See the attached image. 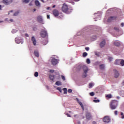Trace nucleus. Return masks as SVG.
Segmentation results:
<instances>
[{
    "mask_svg": "<svg viewBox=\"0 0 124 124\" xmlns=\"http://www.w3.org/2000/svg\"><path fill=\"white\" fill-rule=\"evenodd\" d=\"M52 14L55 17H58L59 15V11L57 9H54L52 11Z\"/></svg>",
    "mask_w": 124,
    "mask_h": 124,
    "instance_id": "5",
    "label": "nucleus"
},
{
    "mask_svg": "<svg viewBox=\"0 0 124 124\" xmlns=\"http://www.w3.org/2000/svg\"><path fill=\"white\" fill-rule=\"evenodd\" d=\"M66 116H67V117H69L70 118L71 117V116L70 115V114H68V113H66Z\"/></svg>",
    "mask_w": 124,
    "mask_h": 124,
    "instance_id": "44",
    "label": "nucleus"
},
{
    "mask_svg": "<svg viewBox=\"0 0 124 124\" xmlns=\"http://www.w3.org/2000/svg\"><path fill=\"white\" fill-rule=\"evenodd\" d=\"M114 114L116 116H117V115H118V111L117 110L114 111Z\"/></svg>",
    "mask_w": 124,
    "mask_h": 124,
    "instance_id": "42",
    "label": "nucleus"
},
{
    "mask_svg": "<svg viewBox=\"0 0 124 124\" xmlns=\"http://www.w3.org/2000/svg\"><path fill=\"white\" fill-rule=\"evenodd\" d=\"M10 22H13V20L12 19H10Z\"/></svg>",
    "mask_w": 124,
    "mask_h": 124,
    "instance_id": "52",
    "label": "nucleus"
},
{
    "mask_svg": "<svg viewBox=\"0 0 124 124\" xmlns=\"http://www.w3.org/2000/svg\"><path fill=\"white\" fill-rule=\"evenodd\" d=\"M121 27H124V23H122L121 24Z\"/></svg>",
    "mask_w": 124,
    "mask_h": 124,
    "instance_id": "47",
    "label": "nucleus"
},
{
    "mask_svg": "<svg viewBox=\"0 0 124 124\" xmlns=\"http://www.w3.org/2000/svg\"><path fill=\"white\" fill-rule=\"evenodd\" d=\"M19 13V11H17L16 12L14 13V16H17V15H18Z\"/></svg>",
    "mask_w": 124,
    "mask_h": 124,
    "instance_id": "32",
    "label": "nucleus"
},
{
    "mask_svg": "<svg viewBox=\"0 0 124 124\" xmlns=\"http://www.w3.org/2000/svg\"><path fill=\"white\" fill-rule=\"evenodd\" d=\"M105 44H106V42L105 41H103L102 42L100 43V46L101 48H102L105 46Z\"/></svg>",
    "mask_w": 124,
    "mask_h": 124,
    "instance_id": "15",
    "label": "nucleus"
},
{
    "mask_svg": "<svg viewBox=\"0 0 124 124\" xmlns=\"http://www.w3.org/2000/svg\"><path fill=\"white\" fill-rule=\"evenodd\" d=\"M23 2H25V3H29V2H30V0H23Z\"/></svg>",
    "mask_w": 124,
    "mask_h": 124,
    "instance_id": "30",
    "label": "nucleus"
},
{
    "mask_svg": "<svg viewBox=\"0 0 124 124\" xmlns=\"http://www.w3.org/2000/svg\"><path fill=\"white\" fill-rule=\"evenodd\" d=\"M2 22H3V21H0V23H2Z\"/></svg>",
    "mask_w": 124,
    "mask_h": 124,
    "instance_id": "58",
    "label": "nucleus"
},
{
    "mask_svg": "<svg viewBox=\"0 0 124 124\" xmlns=\"http://www.w3.org/2000/svg\"><path fill=\"white\" fill-rule=\"evenodd\" d=\"M93 87V83H89V89H92Z\"/></svg>",
    "mask_w": 124,
    "mask_h": 124,
    "instance_id": "28",
    "label": "nucleus"
},
{
    "mask_svg": "<svg viewBox=\"0 0 124 124\" xmlns=\"http://www.w3.org/2000/svg\"><path fill=\"white\" fill-rule=\"evenodd\" d=\"M61 77L63 81H65V78L64 77V76H62Z\"/></svg>",
    "mask_w": 124,
    "mask_h": 124,
    "instance_id": "38",
    "label": "nucleus"
},
{
    "mask_svg": "<svg viewBox=\"0 0 124 124\" xmlns=\"http://www.w3.org/2000/svg\"><path fill=\"white\" fill-rule=\"evenodd\" d=\"M76 116H77V115H75L74 117H76Z\"/></svg>",
    "mask_w": 124,
    "mask_h": 124,
    "instance_id": "60",
    "label": "nucleus"
},
{
    "mask_svg": "<svg viewBox=\"0 0 124 124\" xmlns=\"http://www.w3.org/2000/svg\"><path fill=\"white\" fill-rule=\"evenodd\" d=\"M35 11H36V9H34L33 10V12H35Z\"/></svg>",
    "mask_w": 124,
    "mask_h": 124,
    "instance_id": "49",
    "label": "nucleus"
},
{
    "mask_svg": "<svg viewBox=\"0 0 124 124\" xmlns=\"http://www.w3.org/2000/svg\"><path fill=\"white\" fill-rule=\"evenodd\" d=\"M62 12L66 13V14H70L73 11V9L71 7H68V5L64 3L62 5Z\"/></svg>",
    "mask_w": 124,
    "mask_h": 124,
    "instance_id": "1",
    "label": "nucleus"
},
{
    "mask_svg": "<svg viewBox=\"0 0 124 124\" xmlns=\"http://www.w3.org/2000/svg\"><path fill=\"white\" fill-rule=\"evenodd\" d=\"M112 60H113V58L109 57L108 58V61H109V62H111L112 61Z\"/></svg>",
    "mask_w": 124,
    "mask_h": 124,
    "instance_id": "43",
    "label": "nucleus"
},
{
    "mask_svg": "<svg viewBox=\"0 0 124 124\" xmlns=\"http://www.w3.org/2000/svg\"><path fill=\"white\" fill-rule=\"evenodd\" d=\"M34 54L35 57H39V53H38V51H34Z\"/></svg>",
    "mask_w": 124,
    "mask_h": 124,
    "instance_id": "20",
    "label": "nucleus"
},
{
    "mask_svg": "<svg viewBox=\"0 0 124 124\" xmlns=\"http://www.w3.org/2000/svg\"><path fill=\"white\" fill-rule=\"evenodd\" d=\"M49 9H50V7H47V8H46V9H47V10H49Z\"/></svg>",
    "mask_w": 124,
    "mask_h": 124,
    "instance_id": "56",
    "label": "nucleus"
},
{
    "mask_svg": "<svg viewBox=\"0 0 124 124\" xmlns=\"http://www.w3.org/2000/svg\"><path fill=\"white\" fill-rule=\"evenodd\" d=\"M121 62V60H116L115 62V64L119 65Z\"/></svg>",
    "mask_w": 124,
    "mask_h": 124,
    "instance_id": "18",
    "label": "nucleus"
},
{
    "mask_svg": "<svg viewBox=\"0 0 124 124\" xmlns=\"http://www.w3.org/2000/svg\"><path fill=\"white\" fill-rule=\"evenodd\" d=\"M62 90L64 91V94L67 93V89L66 88H63Z\"/></svg>",
    "mask_w": 124,
    "mask_h": 124,
    "instance_id": "26",
    "label": "nucleus"
},
{
    "mask_svg": "<svg viewBox=\"0 0 124 124\" xmlns=\"http://www.w3.org/2000/svg\"><path fill=\"white\" fill-rule=\"evenodd\" d=\"M106 97H108V98H112V95L111 94H108L106 95Z\"/></svg>",
    "mask_w": 124,
    "mask_h": 124,
    "instance_id": "29",
    "label": "nucleus"
},
{
    "mask_svg": "<svg viewBox=\"0 0 124 124\" xmlns=\"http://www.w3.org/2000/svg\"><path fill=\"white\" fill-rule=\"evenodd\" d=\"M35 4L36 6H40V2L37 0H35Z\"/></svg>",
    "mask_w": 124,
    "mask_h": 124,
    "instance_id": "17",
    "label": "nucleus"
},
{
    "mask_svg": "<svg viewBox=\"0 0 124 124\" xmlns=\"http://www.w3.org/2000/svg\"><path fill=\"white\" fill-rule=\"evenodd\" d=\"M55 85H56V86H62V82L61 81H57L55 83Z\"/></svg>",
    "mask_w": 124,
    "mask_h": 124,
    "instance_id": "22",
    "label": "nucleus"
},
{
    "mask_svg": "<svg viewBox=\"0 0 124 124\" xmlns=\"http://www.w3.org/2000/svg\"><path fill=\"white\" fill-rule=\"evenodd\" d=\"M123 84H124V80L123 82Z\"/></svg>",
    "mask_w": 124,
    "mask_h": 124,
    "instance_id": "62",
    "label": "nucleus"
},
{
    "mask_svg": "<svg viewBox=\"0 0 124 124\" xmlns=\"http://www.w3.org/2000/svg\"><path fill=\"white\" fill-rule=\"evenodd\" d=\"M34 76H35V77H38V72H35L34 73Z\"/></svg>",
    "mask_w": 124,
    "mask_h": 124,
    "instance_id": "33",
    "label": "nucleus"
},
{
    "mask_svg": "<svg viewBox=\"0 0 124 124\" xmlns=\"http://www.w3.org/2000/svg\"><path fill=\"white\" fill-rule=\"evenodd\" d=\"M93 124H96V122L93 121Z\"/></svg>",
    "mask_w": 124,
    "mask_h": 124,
    "instance_id": "50",
    "label": "nucleus"
},
{
    "mask_svg": "<svg viewBox=\"0 0 124 124\" xmlns=\"http://www.w3.org/2000/svg\"><path fill=\"white\" fill-rule=\"evenodd\" d=\"M49 72H50V73H54L55 72V70H50L49 71Z\"/></svg>",
    "mask_w": 124,
    "mask_h": 124,
    "instance_id": "40",
    "label": "nucleus"
},
{
    "mask_svg": "<svg viewBox=\"0 0 124 124\" xmlns=\"http://www.w3.org/2000/svg\"><path fill=\"white\" fill-rule=\"evenodd\" d=\"M25 36H26L27 37H29V34H28V33L25 34Z\"/></svg>",
    "mask_w": 124,
    "mask_h": 124,
    "instance_id": "48",
    "label": "nucleus"
},
{
    "mask_svg": "<svg viewBox=\"0 0 124 124\" xmlns=\"http://www.w3.org/2000/svg\"><path fill=\"white\" fill-rule=\"evenodd\" d=\"M51 63L53 65H56L58 63V60L53 58L51 60Z\"/></svg>",
    "mask_w": 124,
    "mask_h": 124,
    "instance_id": "11",
    "label": "nucleus"
},
{
    "mask_svg": "<svg viewBox=\"0 0 124 124\" xmlns=\"http://www.w3.org/2000/svg\"><path fill=\"white\" fill-rule=\"evenodd\" d=\"M120 64L121 66H124V60H120Z\"/></svg>",
    "mask_w": 124,
    "mask_h": 124,
    "instance_id": "23",
    "label": "nucleus"
},
{
    "mask_svg": "<svg viewBox=\"0 0 124 124\" xmlns=\"http://www.w3.org/2000/svg\"><path fill=\"white\" fill-rule=\"evenodd\" d=\"M85 50L86 51H89L90 50V47H85Z\"/></svg>",
    "mask_w": 124,
    "mask_h": 124,
    "instance_id": "45",
    "label": "nucleus"
},
{
    "mask_svg": "<svg viewBox=\"0 0 124 124\" xmlns=\"http://www.w3.org/2000/svg\"><path fill=\"white\" fill-rule=\"evenodd\" d=\"M49 78L51 81H54V79H55V75H49Z\"/></svg>",
    "mask_w": 124,
    "mask_h": 124,
    "instance_id": "16",
    "label": "nucleus"
},
{
    "mask_svg": "<svg viewBox=\"0 0 124 124\" xmlns=\"http://www.w3.org/2000/svg\"><path fill=\"white\" fill-rule=\"evenodd\" d=\"M114 45L115 46H117L118 47H119V46H120V45H121V43H120V42H114Z\"/></svg>",
    "mask_w": 124,
    "mask_h": 124,
    "instance_id": "19",
    "label": "nucleus"
},
{
    "mask_svg": "<svg viewBox=\"0 0 124 124\" xmlns=\"http://www.w3.org/2000/svg\"><path fill=\"white\" fill-rule=\"evenodd\" d=\"M82 56H83V58H86V57H87V56H88V53L87 52H84L82 54Z\"/></svg>",
    "mask_w": 124,
    "mask_h": 124,
    "instance_id": "27",
    "label": "nucleus"
},
{
    "mask_svg": "<svg viewBox=\"0 0 124 124\" xmlns=\"http://www.w3.org/2000/svg\"><path fill=\"white\" fill-rule=\"evenodd\" d=\"M43 45H47L48 44V40H45L42 42Z\"/></svg>",
    "mask_w": 124,
    "mask_h": 124,
    "instance_id": "21",
    "label": "nucleus"
},
{
    "mask_svg": "<svg viewBox=\"0 0 124 124\" xmlns=\"http://www.w3.org/2000/svg\"><path fill=\"white\" fill-rule=\"evenodd\" d=\"M90 95H91V96H93V95H94V92H91L90 93Z\"/></svg>",
    "mask_w": 124,
    "mask_h": 124,
    "instance_id": "35",
    "label": "nucleus"
},
{
    "mask_svg": "<svg viewBox=\"0 0 124 124\" xmlns=\"http://www.w3.org/2000/svg\"><path fill=\"white\" fill-rule=\"evenodd\" d=\"M83 68L84 74H83L82 77L83 78H86V77H87V73H88L89 69H88V67H87V66H83Z\"/></svg>",
    "mask_w": 124,
    "mask_h": 124,
    "instance_id": "3",
    "label": "nucleus"
},
{
    "mask_svg": "<svg viewBox=\"0 0 124 124\" xmlns=\"http://www.w3.org/2000/svg\"><path fill=\"white\" fill-rule=\"evenodd\" d=\"M0 10H1V5H0Z\"/></svg>",
    "mask_w": 124,
    "mask_h": 124,
    "instance_id": "55",
    "label": "nucleus"
},
{
    "mask_svg": "<svg viewBox=\"0 0 124 124\" xmlns=\"http://www.w3.org/2000/svg\"><path fill=\"white\" fill-rule=\"evenodd\" d=\"M86 117L88 121H90V120L92 119V115L90 112H87L86 114Z\"/></svg>",
    "mask_w": 124,
    "mask_h": 124,
    "instance_id": "8",
    "label": "nucleus"
},
{
    "mask_svg": "<svg viewBox=\"0 0 124 124\" xmlns=\"http://www.w3.org/2000/svg\"><path fill=\"white\" fill-rule=\"evenodd\" d=\"M55 7H56V5H54L52 6V8H55Z\"/></svg>",
    "mask_w": 124,
    "mask_h": 124,
    "instance_id": "51",
    "label": "nucleus"
},
{
    "mask_svg": "<svg viewBox=\"0 0 124 124\" xmlns=\"http://www.w3.org/2000/svg\"><path fill=\"white\" fill-rule=\"evenodd\" d=\"M40 35H41V37H43V38L46 37V36H47V35H48V34L47 33V31H44V30H42L41 31Z\"/></svg>",
    "mask_w": 124,
    "mask_h": 124,
    "instance_id": "4",
    "label": "nucleus"
},
{
    "mask_svg": "<svg viewBox=\"0 0 124 124\" xmlns=\"http://www.w3.org/2000/svg\"><path fill=\"white\" fill-rule=\"evenodd\" d=\"M46 17H47V19H50V16L49 15H47Z\"/></svg>",
    "mask_w": 124,
    "mask_h": 124,
    "instance_id": "46",
    "label": "nucleus"
},
{
    "mask_svg": "<svg viewBox=\"0 0 124 124\" xmlns=\"http://www.w3.org/2000/svg\"><path fill=\"white\" fill-rule=\"evenodd\" d=\"M117 17L116 16H110L109 17L108 19V23H110V22H112L113 20H115V19H116Z\"/></svg>",
    "mask_w": 124,
    "mask_h": 124,
    "instance_id": "14",
    "label": "nucleus"
},
{
    "mask_svg": "<svg viewBox=\"0 0 124 124\" xmlns=\"http://www.w3.org/2000/svg\"><path fill=\"white\" fill-rule=\"evenodd\" d=\"M121 116H122V117H121V119H124V113L121 112Z\"/></svg>",
    "mask_w": 124,
    "mask_h": 124,
    "instance_id": "37",
    "label": "nucleus"
},
{
    "mask_svg": "<svg viewBox=\"0 0 124 124\" xmlns=\"http://www.w3.org/2000/svg\"><path fill=\"white\" fill-rule=\"evenodd\" d=\"M57 90H58V91L62 93V89H61V88L59 87L57 88Z\"/></svg>",
    "mask_w": 124,
    "mask_h": 124,
    "instance_id": "41",
    "label": "nucleus"
},
{
    "mask_svg": "<svg viewBox=\"0 0 124 124\" xmlns=\"http://www.w3.org/2000/svg\"><path fill=\"white\" fill-rule=\"evenodd\" d=\"M31 40L32 42V43L34 46H36V39L34 37V36H32L31 38Z\"/></svg>",
    "mask_w": 124,
    "mask_h": 124,
    "instance_id": "12",
    "label": "nucleus"
},
{
    "mask_svg": "<svg viewBox=\"0 0 124 124\" xmlns=\"http://www.w3.org/2000/svg\"><path fill=\"white\" fill-rule=\"evenodd\" d=\"M10 12H13V11H10Z\"/></svg>",
    "mask_w": 124,
    "mask_h": 124,
    "instance_id": "59",
    "label": "nucleus"
},
{
    "mask_svg": "<svg viewBox=\"0 0 124 124\" xmlns=\"http://www.w3.org/2000/svg\"><path fill=\"white\" fill-rule=\"evenodd\" d=\"M29 5H31V3L29 4Z\"/></svg>",
    "mask_w": 124,
    "mask_h": 124,
    "instance_id": "63",
    "label": "nucleus"
},
{
    "mask_svg": "<svg viewBox=\"0 0 124 124\" xmlns=\"http://www.w3.org/2000/svg\"><path fill=\"white\" fill-rule=\"evenodd\" d=\"M68 93H72V89H68Z\"/></svg>",
    "mask_w": 124,
    "mask_h": 124,
    "instance_id": "39",
    "label": "nucleus"
},
{
    "mask_svg": "<svg viewBox=\"0 0 124 124\" xmlns=\"http://www.w3.org/2000/svg\"><path fill=\"white\" fill-rule=\"evenodd\" d=\"M76 99H77V101L78 102V104H79V105H80V106L82 109V110L84 111V105H83L82 102H81L80 101H79V99L76 98Z\"/></svg>",
    "mask_w": 124,
    "mask_h": 124,
    "instance_id": "13",
    "label": "nucleus"
},
{
    "mask_svg": "<svg viewBox=\"0 0 124 124\" xmlns=\"http://www.w3.org/2000/svg\"><path fill=\"white\" fill-rule=\"evenodd\" d=\"M41 1L42 2H45V1H44V0H41Z\"/></svg>",
    "mask_w": 124,
    "mask_h": 124,
    "instance_id": "54",
    "label": "nucleus"
},
{
    "mask_svg": "<svg viewBox=\"0 0 124 124\" xmlns=\"http://www.w3.org/2000/svg\"><path fill=\"white\" fill-rule=\"evenodd\" d=\"M111 110H115L118 107V101L112 100L109 105Z\"/></svg>",
    "mask_w": 124,
    "mask_h": 124,
    "instance_id": "2",
    "label": "nucleus"
},
{
    "mask_svg": "<svg viewBox=\"0 0 124 124\" xmlns=\"http://www.w3.org/2000/svg\"><path fill=\"white\" fill-rule=\"evenodd\" d=\"M93 102H95V103H98V102H99V100H93Z\"/></svg>",
    "mask_w": 124,
    "mask_h": 124,
    "instance_id": "36",
    "label": "nucleus"
},
{
    "mask_svg": "<svg viewBox=\"0 0 124 124\" xmlns=\"http://www.w3.org/2000/svg\"><path fill=\"white\" fill-rule=\"evenodd\" d=\"M37 20L39 23H41L42 24L43 23V19H42V16H39L37 17Z\"/></svg>",
    "mask_w": 124,
    "mask_h": 124,
    "instance_id": "9",
    "label": "nucleus"
},
{
    "mask_svg": "<svg viewBox=\"0 0 124 124\" xmlns=\"http://www.w3.org/2000/svg\"><path fill=\"white\" fill-rule=\"evenodd\" d=\"M15 41H16V43H17V44H20V43H21V41L18 40V39H17V38L15 39Z\"/></svg>",
    "mask_w": 124,
    "mask_h": 124,
    "instance_id": "25",
    "label": "nucleus"
},
{
    "mask_svg": "<svg viewBox=\"0 0 124 124\" xmlns=\"http://www.w3.org/2000/svg\"><path fill=\"white\" fill-rule=\"evenodd\" d=\"M99 67L100 69H104L105 68V66L104 65V64H101L100 65Z\"/></svg>",
    "mask_w": 124,
    "mask_h": 124,
    "instance_id": "24",
    "label": "nucleus"
},
{
    "mask_svg": "<svg viewBox=\"0 0 124 124\" xmlns=\"http://www.w3.org/2000/svg\"><path fill=\"white\" fill-rule=\"evenodd\" d=\"M80 0H75V1H79Z\"/></svg>",
    "mask_w": 124,
    "mask_h": 124,
    "instance_id": "57",
    "label": "nucleus"
},
{
    "mask_svg": "<svg viewBox=\"0 0 124 124\" xmlns=\"http://www.w3.org/2000/svg\"><path fill=\"white\" fill-rule=\"evenodd\" d=\"M114 30L115 31H119V28H118V27H114Z\"/></svg>",
    "mask_w": 124,
    "mask_h": 124,
    "instance_id": "34",
    "label": "nucleus"
},
{
    "mask_svg": "<svg viewBox=\"0 0 124 124\" xmlns=\"http://www.w3.org/2000/svg\"><path fill=\"white\" fill-rule=\"evenodd\" d=\"M12 0H3L2 2L4 3V4H5L6 5H8V4H10L11 2H12Z\"/></svg>",
    "mask_w": 124,
    "mask_h": 124,
    "instance_id": "7",
    "label": "nucleus"
},
{
    "mask_svg": "<svg viewBox=\"0 0 124 124\" xmlns=\"http://www.w3.org/2000/svg\"><path fill=\"white\" fill-rule=\"evenodd\" d=\"M110 120L111 119H110V117L108 116H107L104 118L103 122H104V123H109Z\"/></svg>",
    "mask_w": 124,
    "mask_h": 124,
    "instance_id": "6",
    "label": "nucleus"
},
{
    "mask_svg": "<svg viewBox=\"0 0 124 124\" xmlns=\"http://www.w3.org/2000/svg\"><path fill=\"white\" fill-rule=\"evenodd\" d=\"M113 71L114 72V77L115 78H118L119 76H120V74L119 73V72L116 70V69L113 70Z\"/></svg>",
    "mask_w": 124,
    "mask_h": 124,
    "instance_id": "10",
    "label": "nucleus"
},
{
    "mask_svg": "<svg viewBox=\"0 0 124 124\" xmlns=\"http://www.w3.org/2000/svg\"><path fill=\"white\" fill-rule=\"evenodd\" d=\"M69 113H71V111H69Z\"/></svg>",
    "mask_w": 124,
    "mask_h": 124,
    "instance_id": "61",
    "label": "nucleus"
},
{
    "mask_svg": "<svg viewBox=\"0 0 124 124\" xmlns=\"http://www.w3.org/2000/svg\"><path fill=\"white\" fill-rule=\"evenodd\" d=\"M87 63L88 64H90L91 63V60H90V59H87L86 60Z\"/></svg>",
    "mask_w": 124,
    "mask_h": 124,
    "instance_id": "31",
    "label": "nucleus"
},
{
    "mask_svg": "<svg viewBox=\"0 0 124 124\" xmlns=\"http://www.w3.org/2000/svg\"><path fill=\"white\" fill-rule=\"evenodd\" d=\"M78 124H81V122H80V121H78Z\"/></svg>",
    "mask_w": 124,
    "mask_h": 124,
    "instance_id": "53",
    "label": "nucleus"
}]
</instances>
